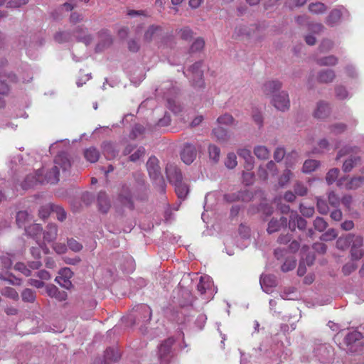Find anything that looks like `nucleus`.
Returning a JSON list of instances; mask_svg holds the SVG:
<instances>
[{"mask_svg": "<svg viewBox=\"0 0 364 364\" xmlns=\"http://www.w3.org/2000/svg\"><path fill=\"white\" fill-rule=\"evenodd\" d=\"M70 167V162L67 156L65 154H58L55 156L52 166L46 170L44 175L43 174L45 172L43 168L33 175L27 176L23 186L24 188H28L37 183L55 184L59 181L60 169L67 171Z\"/></svg>", "mask_w": 364, "mask_h": 364, "instance_id": "f257e3e1", "label": "nucleus"}, {"mask_svg": "<svg viewBox=\"0 0 364 364\" xmlns=\"http://www.w3.org/2000/svg\"><path fill=\"white\" fill-rule=\"evenodd\" d=\"M159 160L155 156H151L147 163L146 167L150 177L154 180H159L161 183V191H165V183L161 178V168L159 165Z\"/></svg>", "mask_w": 364, "mask_h": 364, "instance_id": "f03ea898", "label": "nucleus"}, {"mask_svg": "<svg viewBox=\"0 0 364 364\" xmlns=\"http://www.w3.org/2000/svg\"><path fill=\"white\" fill-rule=\"evenodd\" d=\"M202 63L197 62L194 63L187 71L184 72L186 76L193 81L194 86L203 87V70L201 69Z\"/></svg>", "mask_w": 364, "mask_h": 364, "instance_id": "7ed1b4c3", "label": "nucleus"}, {"mask_svg": "<svg viewBox=\"0 0 364 364\" xmlns=\"http://www.w3.org/2000/svg\"><path fill=\"white\" fill-rule=\"evenodd\" d=\"M272 105L278 110L285 112L290 107L289 95L286 91L279 92L273 95L271 100Z\"/></svg>", "mask_w": 364, "mask_h": 364, "instance_id": "20e7f679", "label": "nucleus"}, {"mask_svg": "<svg viewBox=\"0 0 364 364\" xmlns=\"http://www.w3.org/2000/svg\"><path fill=\"white\" fill-rule=\"evenodd\" d=\"M362 338L363 336L361 333L357 331H353L346 336L345 343L349 347L350 350L357 351V348L355 347L363 346V341H361Z\"/></svg>", "mask_w": 364, "mask_h": 364, "instance_id": "39448f33", "label": "nucleus"}, {"mask_svg": "<svg viewBox=\"0 0 364 364\" xmlns=\"http://www.w3.org/2000/svg\"><path fill=\"white\" fill-rule=\"evenodd\" d=\"M363 237L356 235L353 240L350 248V255L352 260H359L364 255Z\"/></svg>", "mask_w": 364, "mask_h": 364, "instance_id": "423d86ee", "label": "nucleus"}, {"mask_svg": "<svg viewBox=\"0 0 364 364\" xmlns=\"http://www.w3.org/2000/svg\"><path fill=\"white\" fill-rule=\"evenodd\" d=\"M197 155L196 147L191 144H186L181 151V159L186 164H191Z\"/></svg>", "mask_w": 364, "mask_h": 364, "instance_id": "0eeeda50", "label": "nucleus"}, {"mask_svg": "<svg viewBox=\"0 0 364 364\" xmlns=\"http://www.w3.org/2000/svg\"><path fill=\"white\" fill-rule=\"evenodd\" d=\"M73 276V272L68 267L63 268L59 272V275L55 278V282L61 287L68 289L71 287L72 283L70 279Z\"/></svg>", "mask_w": 364, "mask_h": 364, "instance_id": "6e6552de", "label": "nucleus"}, {"mask_svg": "<svg viewBox=\"0 0 364 364\" xmlns=\"http://www.w3.org/2000/svg\"><path fill=\"white\" fill-rule=\"evenodd\" d=\"M282 87V83L279 80H269L264 83L262 87V90L264 95L268 97H273L274 95L277 94Z\"/></svg>", "mask_w": 364, "mask_h": 364, "instance_id": "1a4fd4ad", "label": "nucleus"}, {"mask_svg": "<svg viewBox=\"0 0 364 364\" xmlns=\"http://www.w3.org/2000/svg\"><path fill=\"white\" fill-rule=\"evenodd\" d=\"M174 343L171 338H168L162 343L159 348V356L162 363L168 362L171 353V348Z\"/></svg>", "mask_w": 364, "mask_h": 364, "instance_id": "9d476101", "label": "nucleus"}, {"mask_svg": "<svg viewBox=\"0 0 364 364\" xmlns=\"http://www.w3.org/2000/svg\"><path fill=\"white\" fill-rule=\"evenodd\" d=\"M166 176L171 183L173 184L182 180V174L177 166L173 164H168L166 167Z\"/></svg>", "mask_w": 364, "mask_h": 364, "instance_id": "9b49d317", "label": "nucleus"}, {"mask_svg": "<svg viewBox=\"0 0 364 364\" xmlns=\"http://www.w3.org/2000/svg\"><path fill=\"white\" fill-rule=\"evenodd\" d=\"M306 226V220L299 216L296 211H291L289 216V228L291 230H295L296 227L304 230Z\"/></svg>", "mask_w": 364, "mask_h": 364, "instance_id": "f8f14e48", "label": "nucleus"}, {"mask_svg": "<svg viewBox=\"0 0 364 364\" xmlns=\"http://www.w3.org/2000/svg\"><path fill=\"white\" fill-rule=\"evenodd\" d=\"M287 225V219L281 216L279 218H272L268 223L267 231L269 234L276 232L281 230L282 228Z\"/></svg>", "mask_w": 364, "mask_h": 364, "instance_id": "ddd939ff", "label": "nucleus"}, {"mask_svg": "<svg viewBox=\"0 0 364 364\" xmlns=\"http://www.w3.org/2000/svg\"><path fill=\"white\" fill-rule=\"evenodd\" d=\"M262 289L266 293H269L271 289L277 285L276 278L274 275H262L259 279Z\"/></svg>", "mask_w": 364, "mask_h": 364, "instance_id": "4468645a", "label": "nucleus"}, {"mask_svg": "<svg viewBox=\"0 0 364 364\" xmlns=\"http://www.w3.org/2000/svg\"><path fill=\"white\" fill-rule=\"evenodd\" d=\"M344 9H334L326 18V23L330 26L337 25L341 19Z\"/></svg>", "mask_w": 364, "mask_h": 364, "instance_id": "2eb2a0df", "label": "nucleus"}, {"mask_svg": "<svg viewBox=\"0 0 364 364\" xmlns=\"http://www.w3.org/2000/svg\"><path fill=\"white\" fill-rule=\"evenodd\" d=\"M134 312L137 314L135 316L138 317V315H141V319L142 322L149 321L151 318V309L146 304H141L136 306ZM139 320V318H137Z\"/></svg>", "mask_w": 364, "mask_h": 364, "instance_id": "dca6fc26", "label": "nucleus"}, {"mask_svg": "<svg viewBox=\"0 0 364 364\" xmlns=\"http://www.w3.org/2000/svg\"><path fill=\"white\" fill-rule=\"evenodd\" d=\"M97 205L99 210L102 213H107V211L110 208L111 203L106 193L101 191L98 193Z\"/></svg>", "mask_w": 364, "mask_h": 364, "instance_id": "f3484780", "label": "nucleus"}, {"mask_svg": "<svg viewBox=\"0 0 364 364\" xmlns=\"http://www.w3.org/2000/svg\"><path fill=\"white\" fill-rule=\"evenodd\" d=\"M240 157L242 158L246 163L245 168L251 170L253 168L254 158L252 156L251 151L246 148L239 149L237 151Z\"/></svg>", "mask_w": 364, "mask_h": 364, "instance_id": "a211bd4d", "label": "nucleus"}, {"mask_svg": "<svg viewBox=\"0 0 364 364\" xmlns=\"http://www.w3.org/2000/svg\"><path fill=\"white\" fill-rule=\"evenodd\" d=\"M330 113L329 105L324 102H319L314 111V117L323 119L328 116Z\"/></svg>", "mask_w": 364, "mask_h": 364, "instance_id": "6ab92c4d", "label": "nucleus"}, {"mask_svg": "<svg viewBox=\"0 0 364 364\" xmlns=\"http://www.w3.org/2000/svg\"><path fill=\"white\" fill-rule=\"evenodd\" d=\"M58 235V228L55 224H49L43 232L44 240L47 242H53Z\"/></svg>", "mask_w": 364, "mask_h": 364, "instance_id": "aec40b11", "label": "nucleus"}, {"mask_svg": "<svg viewBox=\"0 0 364 364\" xmlns=\"http://www.w3.org/2000/svg\"><path fill=\"white\" fill-rule=\"evenodd\" d=\"M213 286V282L210 278L207 276L200 277L199 283L197 285L198 291L201 294H205L208 291L210 290Z\"/></svg>", "mask_w": 364, "mask_h": 364, "instance_id": "412c9836", "label": "nucleus"}, {"mask_svg": "<svg viewBox=\"0 0 364 364\" xmlns=\"http://www.w3.org/2000/svg\"><path fill=\"white\" fill-rule=\"evenodd\" d=\"M162 33V28L159 26H151L144 34V38L147 41L159 38Z\"/></svg>", "mask_w": 364, "mask_h": 364, "instance_id": "4be33fe9", "label": "nucleus"}, {"mask_svg": "<svg viewBox=\"0 0 364 364\" xmlns=\"http://www.w3.org/2000/svg\"><path fill=\"white\" fill-rule=\"evenodd\" d=\"M360 164V158L357 156H350L347 159L343 165L344 172H350L354 167Z\"/></svg>", "mask_w": 364, "mask_h": 364, "instance_id": "5701e85b", "label": "nucleus"}, {"mask_svg": "<svg viewBox=\"0 0 364 364\" xmlns=\"http://www.w3.org/2000/svg\"><path fill=\"white\" fill-rule=\"evenodd\" d=\"M364 183V176H356L351 178L345 183V188L348 190H355Z\"/></svg>", "mask_w": 364, "mask_h": 364, "instance_id": "b1692460", "label": "nucleus"}, {"mask_svg": "<svg viewBox=\"0 0 364 364\" xmlns=\"http://www.w3.org/2000/svg\"><path fill=\"white\" fill-rule=\"evenodd\" d=\"M119 199L124 205L129 208H133L130 191L127 186L122 187V192L119 194Z\"/></svg>", "mask_w": 364, "mask_h": 364, "instance_id": "393cba45", "label": "nucleus"}, {"mask_svg": "<svg viewBox=\"0 0 364 364\" xmlns=\"http://www.w3.org/2000/svg\"><path fill=\"white\" fill-rule=\"evenodd\" d=\"M175 186V191L178 197L181 199H184L188 193V188L187 185L182 181V180L173 184Z\"/></svg>", "mask_w": 364, "mask_h": 364, "instance_id": "a878e982", "label": "nucleus"}, {"mask_svg": "<svg viewBox=\"0 0 364 364\" xmlns=\"http://www.w3.org/2000/svg\"><path fill=\"white\" fill-rule=\"evenodd\" d=\"M74 35L78 41L83 42L86 45L90 44L92 41L90 36L86 33L85 29L82 27H77Z\"/></svg>", "mask_w": 364, "mask_h": 364, "instance_id": "bb28decb", "label": "nucleus"}, {"mask_svg": "<svg viewBox=\"0 0 364 364\" xmlns=\"http://www.w3.org/2000/svg\"><path fill=\"white\" fill-rule=\"evenodd\" d=\"M356 235L349 234L346 237H340L336 241V247L340 250L346 249L353 242Z\"/></svg>", "mask_w": 364, "mask_h": 364, "instance_id": "cd10ccee", "label": "nucleus"}, {"mask_svg": "<svg viewBox=\"0 0 364 364\" xmlns=\"http://www.w3.org/2000/svg\"><path fill=\"white\" fill-rule=\"evenodd\" d=\"M335 78V73L332 70H323L318 75V80L320 82L328 83Z\"/></svg>", "mask_w": 364, "mask_h": 364, "instance_id": "c85d7f7f", "label": "nucleus"}, {"mask_svg": "<svg viewBox=\"0 0 364 364\" xmlns=\"http://www.w3.org/2000/svg\"><path fill=\"white\" fill-rule=\"evenodd\" d=\"M253 151L257 158L261 160L268 159L270 155L269 150L262 145L256 146Z\"/></svg>", "mask_w": 364, "mask_h": 364, "instance_id": "c756f323", "label": "nucleus"}, {"mask_svg": "<svg viewBox=\"0 0 364 364\" xmlns=\"http://www.w3.org/2000/svg\"><path fill=\"white\" fill-rule=\"evenodd\" d=\"M85 158L90 163L96 162L100 157V152L95 147H90L84 152Z\"/></svg>", "mask_w": 364, "mask_h": 364, "instance_id": "7c9ffc66", "label": "nucleus"}, {"mask_svg": "<svg viewBox=\"0 0 364 364\" xmlns=\"http://www.w3.org/2000/svg\"><path fill=\"white\" fill-rule=\"evenodd\" d=\"M121 357V354L117 348H109L105 353V358L106 360L117 361Z\"/></svg>", "mask_w": 364, "mask_h": 364, "instance_id": "2f4dec72", "label": "nucleus"}, {"mask_svg": "<svg viewBox=\"0 0 364 364\" xmlns=\"http://www.w3.org/2000/svg\"><path fill=\"white\" fill-rule=\"evenodd\" d=\"M103 154L107 159L110 160L117 155L118 151L115 150L112 144L106 142L103 144Z\"/></svg>", "mask_w": 364, "mask_h": 364, "instance_id": "473e14b6", "label": "nucleus"}, {"mask_svg": "<svg viewBox=\"0 0 364 364\" xmlns=\"http://www.w3.org/2000/svg\"><path fill=\"white\" fill-rule=\"evenodd\" d=\"M327 10L326 6L321 2L311 3L309 5V11L314 14H321Z\"/></svg>", "mask_w": 364, "mask_h": 364, "instance_id": "72a5a7b5", "label": "nucleus"}, {"mask_svg": "<svg viewBox=\"0 0 364 364\" xmlns=\"http://www.w3.org/2000/svg\"><path fill=\"white\" fill-rule=\"evenodd\" d=\"M26 232L31 237L37 239L42 233V228L39 224H33L25 228Z\"/></svg>", "mask_w": 364, "mask_h": 364, "instance_id": "f704fd0d", "label": "nucleus"}, {"mask_svg": "<svg viewBox=\"0 0 364 364\" xmlns=\"http://www.w3.org/2000/svg\"><path fill=\"white\" fill-rule=\"evenodd\" d=\"M0 279L6 281L9 284L13 285H19L21 284V280L16 277H14L12 274L9 273L8 272H0Z\"/></svg>", "mask_w": 364, "mask_h": 364, "instance_id": "c9c22d12", "label": "nucleus"}, {"mask_svg": "<svg viewBox=\"0 0 364 364\" xmlns=\"http://www.w3.org/2000/svg\"><path fill=\"white\" fill-rule=\"evenodd\" d=\"M213 134L220 142L226 141L229 138L227 130L222 127L213 129Z\"/></svg>", "mask_w": 364, "mask_h": 364, "instance_id": "e433bc0d", "label": "nucleus"}, {"mask_svg": "<svg viewBox=\"0 0 364 364\" xmlns=\"http://www.w3.org/2000/svg\"><path fill=\"white\" fill-rule=\"evenodd\" d=\"M282 299L286 300H293L296 297L295 289L294 287L284 288L280 294Z\"/></svg>", "mask_w": 364, "mask_h": 364, "instance_id": "4c0bfd02", "label": "nucleus"}, {"mask_svg": "<svg viewBox=\"0 0 364 364\" xmlns=\"http://www.w3.org/2000/svg\"><path fill=\"white\" fill-rule=\"evenodd\" d=\"M338 63V59L333 55L323 57L317 60V63L323 66L335 65Z\"/></svg>", "mask_w": 364, "mask_h": 364, "instance_id": "58836bf2", "label": "nucleus"}, {"mask_svg": "<svg viewBox=\"0 0 364 364\" xmlns=\"http://www.w3.org/2000/svg\"><path fill=\"white\" fill-rule=\"evenodd\" d=\"M1 294L14 301H17L18 299V292L11 287H5L1 290Z\"/></svg>", "mask_w": 364, "mask_h": 364, "instance_id": "ea45409f", "label": "nucleus"}, {"mask_svg": "<svg viewBox=\"0 0 364 364\" xmlns=\"http://www.w3.org/2000/svg\"><path fill=\"white\" fill-rule=\"evenodd\" d=\"M319 165L318 161L316 160H306L303 165V171L304 173H310L314 171Z\"/></svg>", "mask_w": 364, "mask_h": 364, "instance_id": "a19ab883", "label": "nucleus"}, {"mask_svg": "<svg viewBox=\"0 0 364 364\" xmlns=\"http://www.w3.org/2000/svg\"><path fill=\"white\" fill-rule=\"evenodd\" d=\"M292 175L293 174L289 169H286L279 178V186L280 187L285 186L290 181L291 178L292 177Z\"/></svg>", "mask_w": 364, "mask_h": 364, "instance_id": "79ce46f5", "label": "nucleus"}, {"mask_svg": "<svg viewBox=\"0 0 364 364\" xmlns=\"http://www.w3.org/2000/svg\"><path fill=\"white\" fill-rule=\"evenodd\" d=\"M217 122L220 124L232 125L234 124L235 119L231 114L226 113L220 116Z\"/></svg>", "mask_w": 364, "mask_h": 364, "instance_id": "37998d69", "label": "nucleus"}, {"mask_svg": "<svg viewBox=\"0 0 364 364\" xmlns=\"http://www.w3.org/2000/svg\"><path fill=\"white\" fill-rule=\"evenodd\" d=\"M52 213L56 215L57 219L60 221H63L66 218L64 209L60 205L53 204Z\"/></svg>", "mask_w": 364, "mask_h": 364, "instance_id": "c03bdc74", "label": "nucleus"}, {"mask_svg": "<svg viewBox=\"0 0 364 364\" xmlns=\"http://www.w3.org/2000/svg\"><path fill=\"white\" fill-rule=\"evenodd\" d=\"M339 173V169L337 168H332L329 170L326 176V182L328 184H332L334 183L338 178Z\"/></svg>", "mask_w": 364, "mask_h": 364, "instance_id": "a18cd8bd", "label": "nucleus"}, {"mask_svg": "<svg viewBox=\"0 0 364 364\" xmlns=\"http://www.w3.org/2000/svg\"><path fill=\"white\" fill-rule=\"evenodd\" d=\"M205 46V41L202 38H196L191 46V52L196 53L200 51Z\"/></svg>", "mask_w": 364, "mask_h": 364, "instance_id": "49530a36", "label": "nucleus"}, {"mask_svg": "<svg viewBox=\"0 0 364 364\" xmlns=\"http://www.w3.org/2000/svg\"><path fill=\"white\" fill-rule=\"evenodd\" d=\"M54 38L58 43H64L71 39V35L66 31H60L55 33Z\"/></svg>", "mask_w": 364, "mask_h": 364, "instance_id": "de8ad7c7", "label": "nucleus"}, {"mask_svg": "<svg viewBox=\"0 0 364 364\" xmlns=\"http://www.w3.org/2000/svg\"><path fill=\"white\" fill-rule=\"evenodd\" d=\"M30 215L27 211H19L16 215V223L19 227L25 225V223L28 220Z\"/></svg>", "mask_w": 364, "mask_h": 364, "instance_id": "09e8293b", "label": "nucleus"}, {"mask_svg": "<svg viewBox=\"0 0 364 364\" xmlns=\"http://www.w3.org/2000/svg\"><path fill=\"white\" fill-rule=\"evenodd\" d=\"M22 299L26 302H33L36 299L35 292L31 289H26L21 294Z\"/></svg>", "mask_w": 364, "mask_h": 364, "instance_id": "8fccbe9b", "label": "nucleus"}, {"mask_svg": "<svg viewBox=\"0 0 364 364\" xmlns=\"http://www.w3.org/2000/svg\"><path fill=\"white\" fill-rule=\"evenodd\" d=\"M327 225H328V224L326 222V220L321 217H317L314 220V226L315 229L319 232H323L324 230H326V228H327Z\"/></svg>", "mask_w": 364, "mask_h": 364, "instance_id": "3c124183", "label": "nucleus"}, {"mask_svg": "<svg viewBox=\"0 0 364 364\" xmlns=\"http://www.w3.org/2000/svg\"><path fill=\"white\" fill-rule=\"evenodd\" d=\"M237 164V156L235 154L231 152L229 153L227 156L226 160H225V166L228 168H234Z\"/></svg>", "mask_w": 364, "mask_h": 364, "instance_id": "603ef678", "label": "nucleus"}, {"mask_svg": "<svg viewBox=\"0 0 364 364\" xmlns=\"http://www.w3.org/2000/svg\"><path fill=\"white\" fill-rule=\"evenodd\" d=\"M336 97L338 100H345L348 97V92L346 87L343 86H337L335 88Z\"/></svg>", "mask_w": 364, "mask_h": 364, "instance_id": "864d4df0", "label": "nucleus"}, {"mask_svg": "<svg viewBox=\"0 0 364 364\" xmlns=\"http://www.w3.org/2000/svg\"><path fill=\"white\" fill-rule=\"evenodd\" d=\"M210 158L215 162L218 161L220 157V150L215 145H210L208 148Z\"/></svg>", "mask_w": 364, "mask_h": 364, "instance_id": "5fc2aeb1", "label": "nucleus"}, {"mask_svg": "<svg viewBox=\"0 0 364 364\" xmlns=\"http://www.w3.org/2000/svg\"><path fill=\"white\" fill-rule=\"evenodd\" d=\"M338 233L335 229H329L321 236V240L323 241H331L335 239Z\"/></svg>", "mask_w": 364, "mask_h": 364, "instance_id": "6e6d98bb", "label": "nucleus"}, {"mask_svg": "<svg viewBox=\"0 0 364 364\" xmlns=\"http://www.w3.org/2000/svg\"><path fill=\"white\" fill-rule=\"evenodd\" d=\"M317 209L322 215H326L329 210L326 202L321 198H317Z\"/></svg>", "mask_w": 364, "mask_h": 364, "instance_id": "4d7b16f0", "label": "nucleus"}, {"mask_svg": "<svg viewBox=\"0 0 364 364\" xmlns=\"http://www.w3.org/2000/svg\"><path fill=\"white\" fill-rule=\"evenodd\" d=\"M14 269L21 272L23 275L28 277L31 275V270L27 267V266L22 262H18L14 266Z\"/></svg>", "mask_w": 364, "mask_h": 364, "instance_id": "13d9d810", "label": "nucleus"}, {"mask_svg": "<svg viewBox=\"0 0 364 364\" xmlns=\"http://www.w3.org/2000/svg\"><path fill=\"white\" fill-rule=\"evenodd\" d=\"M53 204H48L42 206L39 210V216L43 219L47 218L50 213H52Z\"/></svg>", "mask_w": 364, "mask_h": 364, "instance_id": "bf43d9fd", "label": "nucleus"}, {"mask_svg": "<svg viewBox=\"0 0 364 364\" xmlns=\"http://www.w3.org/2000/svg\"><path fill=\"white\" fill-rule=\"evenodd\" d=\"M296 267V260L294 259H287L282 266V270L287 272L292 270Z\"/></svg>", "mask_w": 364, "mask_h": 364, "instance_id": "052dcab7", "label": "nucleus"}, {"mask_svg": "<svg viewBox=\"0 0 364 364\" xmlns=\"http://www.w3.org/2000/svg\"><path fill=\"white\" fill-rule=\"evenodd\" d=\"M299 210L301 213L305 217H311L314 213V208L312 206H306L301 204L299 206Z\"/></svg>", "mask_w": 364, "mask_h": 364, "instance_id": "680f3d73", "label": "nucleus"}, {"mask_svg": "<svg viewBox=\"0 0 364 364\" xmlns=\"http://www.w3.org/2000/svg\"><path fill=\"white\" fill-rule=\"evenodd\" d=\"M40 249H42L44 252L46 254H48V252H49V250L48 247H46V245H43V244H41L39 245V247H33L31 249V252L32 254V255L35 257V258H40V255H41V252H40Z\"/></svg>", "mask_w": 364, "mask_h": 364, "instance_id": "e2e57ef3", "label": "nucleus"}, {"mask_svg": "<svg viewBox=\"0 0 364 364\" xmlns=\"http://www.w3.org/2000/svg\"><path fill=\"white\" fill-rule=\"evenodd\" d=\"M178 34L182 39L188 41L193 37V33L191 28L185 27L179 31Z\"/></svg>", "mask_w": 364, "mask_h": 364, "instance_id": "0e129e2a", "label": "nucleus"}, {"mask_svg": "<svg viewBox=\"0 0 364 364\" xmlns=\"http://www.w3.org/2000/svg\"><path fill=\"white\" fill-rule=\"evenodd\" d=\"M68 246L74 252H80L82 249V245L75 239L68 240Z\"/></svg>", "mask_w": 364, "mask_h": 364, "instance_id": "69168bd1", "label": "nucleus"}, {"mask_svg": "<svg viewBox=\"0 0 364 364\" xmlns=\"http://www.w3.org/2000/svg\"><path fill=\"white\" fill-rule=\"evenodd\" d=\"M294 189L295 193L300 196H304L307 193L306 187L299 182L295 183Z\"/></svg>", "mask_w": 364, "mask_h": 364, "instance_id": "338daca9", "label": "nucleus"}, {"mask_svg": "<svg viewBox=\"0 0 364 364\" xmlns=\"http://www.w3.org/2000/svg\"><path fill=\"white\" fill-rule=\"evenodd\" d=\"M144 154L145 149L141 146L139 147L134 153L131 154V156H129V159L130 161L135 162L137 160H139L141 157L144 156Z\"/></svg>", "mask_w": 364, "mask_h": 364, "instance_id": "774afa93", "label": "nucleus"}]
</instances>
